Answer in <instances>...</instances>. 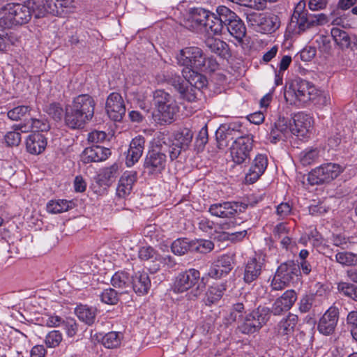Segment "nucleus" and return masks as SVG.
I'll return each mask as SVG.
<instances>
[{"label": "nucleus", "instance_id": "nucleus-1", "mask_svg": "<svg viewBox=\"0 0 357 357\" xmlns=\"http://www.w3.org/2000/svg\"><path fill=\"white\" fill-rule=\"evenodd\" d=\"M167 154L171 160L179 156L177 148L171 149L170 139L163 133L154 139L152 148L149 150L144 161V169L149 176H157L165 169Z\"/></svg>", "mask_w": 357, "mask_h": 357}, {"label": "nucleus", "instance_id": "nucleus-2", "mask_svg": "<svg viewBox=\"0 0 357 357\" xmlns=\"http://www.w3.org/2000/svg\"><path fill=\"white\" fill-rule=\"evenodd\" d=\"M96 102L89 94H80L65 108V123L72 129L82 128L92 119Z\"/></svg>", "mask_w": 357, "mask_h": 357}, {"label": "nucleus", "instance_id": "nucleus-3", "mask_svg": "<svg viewBox=\"0 0 357 357\" xmlns=\"http://www.w3.org/2000/svg\"><path fill=\"white\" fill-rule=\"evenodd\" d=\"M36 0H27L24 3L0 4V24L5 27L28 23L32 15L36 17Z\"/></svg>", "mask_w": 357, "mask_h": 357}, {"label": "nucleus", "instance_id": "nucleus-4", "mask_svg": "<svg viewBox=\"0 0 357 357\" xmlns=\"http://www.w3.org/2000/svg\"><path fill=\"white\" fill-rule=\"evenodd\" d=\"M153 104L157 113L153 114L154 121L161 125L170 124L174 121L178 106L174 97L162 89L153 92Z\"/></svg>", "mask_w": 357, "mask_h": 357}, {"label": "nucleus", "instance_id": "nucleus-5", "mask_svg": "<svg viewBox=\"0 0 357 357\" xmlns=\"http://www.w3.org/2000/svg\"><path fill=\"white\" fill-rule=\"evenodd\" d=\"M318 90L310 82L297 79L294 80L288 89L284 93V96L290 105L298 103L305 104L314 101L318 97Z\"/></svg>", "mask_w": 357, "mask_h": 357}, {"label": "nucleus", "instance_id": "nucleus-6", "mask_svg": "<svg viewBox=\"0 0 357 357\" xmlns=\"http://www.w3.org/2000/svg\"><path fill=\"white\" fill-rule=\"evenodd\" d=\"M343 170L344 167L339 164L328 162L312 169L307 179L311 185H322L336 178Z\"/></svg>", "mask_w": 357, "mask_h": 357}, {"label": "nucleus", "instance_id": "nucleus-7", "mask_svg": "<svg viewBox=\"0 0 357 357\" xmlns=\"http://www.w3.org/2000/svg\"><path fill=\"white\" fill-rule=\"evenodd\" d=\"M343 170L344 167L339 164L328 162L312 169L307 179L311 185H322L336 178Z\"/></svg>", "mask_w": 357, "mask_h": 357}, {"label": "nucleus", "instance_id": "nucleus-8", "mask_svg": "<svg viewBox=\"0 0 357 357\" xmlns=\"http://www.w3.org/2000/svg\"><path fill=\"white\" fill-rule=\"evenodd\" d=\"M208 278H200L199 271L191 268L179 273L175 278L174 287L175 290H202L206 288Z\"/></svg>", "mask_w": 357, "mask_h": 357}, {"label": "nucleus", "instance_id": "nucleus-9", "mask_svg": "<svg viewBox=\"0 0 357 357\" xmlns=\"http://www.w3.org/2000/svg\"><path fill=\"white\" fill-rule=\"evenodd\" d=\"M270 318V310L268 307H259L248 314L238 328L242 333L252 334L258 331Z\"/></svg>", "mask_w": 357, "mask_h": 357}, {"label": "nucleus", "instance_id": "nucleus-10", "mask_svg": "<svg viewBox=\"0 0 357 357\" xmlns=\"http://www.w3.org/2000/svg\"><path fill=\"white\" fill-rule=\"evenodd\" d=\"M250 205V202H223L213 204L208 208L209 213L213 215L221 218H233L236 214L243 213Z\"/></svg>", "mask_w": 357, "mask_h": 357}, {"label": "nucleus", "instance_id": "nucleus-11", "mask_svg": "<svg viewBox=\"0 0 357 357\" xmlns=\"http://www.w3.org/2000/svg\"><path fill=\"white\" fill-rule=\"evenodd\" d=\"M253 142L252 135H245L233 142L230 150L232 160L235 163L240 165L250 160V153L252 149Z\"/></svg>", "mask_w": 357, "mask_h": 357}, {"label": "nucleus", "instance_id": "nucleus-12", "mask_svg": "<svg viewBox=\"0 0 357 357\" xmlns=\"http://www.w3.org/2000/svg\"><path fill=\"white\" fill-rule=\"evenodd\" d=\"M225 17L222 22H225V33L228 32L235 38L239 43L243 41L246 33V27L242 20L231 10L226 7V13L223 14Z\"/></svg>", "mask_w": 357, "mask_h": 357}, {"label": "nucleus", "instance_id": "nucleus-13", "mask_svg": "<svg viewBox=\"0 0 357 357\" xmlns=\"http://www.w3.org/2000/svg\"><path fill=\"white\" fill-rule=\"evenodd\" d=\"M242 125L238 122L222 124L215 132L218 146L220 149L227 147L231 141L237 140L241 135Z\"/></svg>", "mask_w": 357, "mask_h": 357}, {"label": "nucleus", "instance_id": "nucleus-14", "mask_svg": "<svg viewBox=\"0 0 357 357\" xmlns=\"http://www.w3.org/2000/svg\"><path fill=\"white\" fill-rule=\"evenodd\" d=\"M178 61L184 68L200 70L204 66V54L199 47H187L181 50Z\"/></svg>", "mask_w": 357, "mask_h": 357}, {"label": "nucleus", "instance_id": "nucleus-15", "mask_svg": "<svg viewBox=\"0 0 357 357\" xmlns=\"http://www.w3.org/2000/svg\"><path fill=\"white\" fill-rule=\"evenodd\" d=\"M305 3L301 1L296 6L294 13L291 17L290 26H297L298 31V33H301L314 26L313 20H312L311 15H308L305 10Z\"/></svg>", "mask_w": 357, "mask_h": 357}, {"label": "nucleus", "instance_id": "nucleus-16", "mask_svg": "<svg viewBox=\"0 0 357 357\" xmlns=\"http://www.w3.org/2000/svg\"><path fill=\"white\" fill-rule=\"evenodd\" d=\"M105 109L108 116L114 121H121L126 114V105L120 93L113 92L106 100Z\"/></svg>", "mask_w": 357, "mask_h": 357}, {"label": "nucleus", "instance_id": "nucleus-17", "mask_svg": "<svg viewBox=\"0 0 357 357\" xmlns=\"http://www.w3.org/2000/svg\"><path fill=\"white\" fill-rule=\"evenodd\" d=\"M208 17V10L202 8H192L183 18L181 24L192 31H202Z\"/></svg>", "mask_w": 357, "mask_h": 357}, {"label": "nucleus", "instance_id": "nucleus-18", "mask_svg": "<svg viewBox=\"0 0 357 357\" xmlns=\"http://www.w3.org/2000/svg\"><path fill=\"white\" fill-rule=\"evenodd\" d=\"M294 124L291 125V133L301 139L310 137V129L312 127V118L303 112H298L293 117Z\"/></svg>", "mask_w": 357, "mask_h": 357}, {"label": "nucleus", "instance_id": "nucleus-19", "mask_svg": "<svg viewBox=\"0 0 357 357\" xmlns=\"http://www.w3.org/2000/svg\"><path fill=\"white\" fill-rule=\"evenodd\" d=\"M339 309L335 305L330 307L320 318L318 323V331L324 335L334 333L339 320Z\"/></svg>", "mask_w": 357, "mask_h": 357}, {"label": "nucleus", "instance_id": "nucleus-20", "mask_svg": "<svg viewBox=\"0 0 357 357\" xmlns=\"http://www.w3.org/2000/svg\"><path fill=\"white\" fill-rule=\"evenodd\" d=\"M216 13L214 14L208 11V17L206 18L203 30L215 35L225 33V22H222L224 19L222 17H225L223 14L226 13V6H218Z\"/></svg>", "mask_w": 357, "mask_h": 357}, {"label": "nucleus", "instance_id": "nucleus-21", "mask_svg": "<svg viewBox=\"0 0 357 357\" xmlns=\"http://www.w3.org/2000/svg\"><path fill=\"white\" fill-rule=\"evenodd\" d=\"M298 321L297 315L289 313L287 316L282 318L274 327V334L278 337H283L288 340L294 331Z\"/></svg>", "mask_w": 357, "mask_h": 357}, {"label": "nucleus", "instance_id": "nucleus-22", "mask_svg": "<svg viewBox=\"0 0 357 357\" xmlns=\"http://www.w3.org/2000/svg\"><path fill=\"white\" fill-rule=\"evenodd\" d=\"M250 22H255L264 33H272L280 26V20L277 15L253 13L249 17Z\"/></svg>", "mask_w": 357, "mask_h": 357}, {"label": "nucleus", "instance_id": "nucleus-23", "mask_svg": "<svg viewBox=\"0 0 357 357\" xmlns=\"http://www.w3.org/2000/svg\"><path fill=\"white\" fill-rule=\"evenodd\" d=\"M111 155V151L101 146H92L86 148L81 155L84 163L98 162L105 160Z\"/></svg>", "mask_w": 357, "mask_h": 357}, {"label": "nucleus", "instance_id": "nucleus-24", "mask_svg": "<svg viewBox=\"0 0 357 357\" xmlns=\"http://www.w3.org/2000/svg\"><path fill=\"white\" fill-rule=\"evenodd\" d=\"M297 296L295 291H284V294L276 299L272 305L270 313L278 316L284 312L288 311L296 301Z\"/></svg>", "mask_w": 357, "mask_h": 357}, {"label": "nucleus", "instance_id": "nucleus-25", "mask_svg": "<svg viewBox=\"0 0 357 357\" xmlns=\"http://www.w3.org/2000/svg\"><path fill=\"white\" fill-rule=\"evenodd\" d=\"M268 165V159L262 154L257 155L248 172L245 175V181L249 183H254L264 173Z\"/></svg>", "mask_w": 357, "mask_h": 357}, {"label": "nucleus", "instance_id": "nucleus-26", "mask_svg": "<svg viewBox=\"0 0 357 357\" xmlns=\"http://www.w3.org/2000/svg\"><path fill=\"white\" fill-rule=\"evenodd\" d=\"M145 144V139L142 136H137L132 139L130 144L126 156V164L128 167H132L142 157Z\"/></svg>", "mask_w": 357, "mask_h": 357}, {"label": "nucleus", "instance_id": "nucleus-27", "mask_svg": "<svg viewBox=\"0 0 357 357\" xmlns=\"http://www.w3.org/2000/svg\"><path fill=\"white\" fill-rule=\"evenodd\" d=\"M137 180L135 171H126L121 176L116 188V194L119 197H125L130 194L134 183Z\"/></svg>", "mask_w": 357, "mask_h": 357}, {"label": "nucleus", "instance_id": "nucleus-28", "mask_svg": "<svg viewBox=\"0 0 357 357\" xmlns=\"http://www.w3.org/2000/svg\"><path fill=\"white\" fill-rule=\"evenodd\" d=\"M193 138V132L188 128H183L176 132L174 134V143L170 141L171 149L177 148L179 150V155L181 151L187 150Z\"/></svg>", "mask_w": 357, "mask_h": 357}, {"label": "nucleus", "instance_id": "nucleus-29", "mask_svg": "<svg viewBox=\"0 0 357 357\" xmlns=\"http://www.w3.org/2000/svg\"><path fill=\"white\" fill-rule=\"evenodd\" d=\"M205 45L211 52L222 59H227L231 56L229 45L220 39L208 37L205 40Z\"/></svg>", "mask_w": 357, "mask_h": 357}, {"label": "nucleus", "instance_id": "nucleus-30", "mask_svg": "<svg viewBox=\"0 0 357 357\" xmlns=\"http://www.w3.org/2000/svg\"><path fill=\"white\" fill-rule=\"evenodd\" d=\"M199 71V70L190 68H183L182 70V75L187 84L200 91L206 86L207 79Z\"/></svg>", "mask_w": 357, "mask_h": 357}, {"label": "nucleus", "instance_id": "nucleus-31", "mask_svg": "<svg viewBox=\"0 0 357 357\" xmlns=\"http://www.w3.org/2000/svg\"><path fill=\"white\" fill-rule=\"evenodd\" d=\"M46 146V137L39 132L30 135L26 141V150L31 154L38 155L41 153L45 149Z\"/></svg>", "mask_w": 357, "mask_h": 357}, {"label": "nucleus", "instance_id": "nucleus-32", "mask_svg": "<svg viewBox=\"0 0 357 357\" xmlns=\"http://www.w3.org/2000/svg\"><path fill=\"white\" fill-rule=\"evenodd\" d=\"M160 254L153 248L151 246L142 247L138 252V257L141 260L148 261L151 260L153 264L149 268L151 273H156L160 267V264H158V259Z\"/></svg>", "mask_w": 357, "mask_h": 357}, {"label": "nucleus", "instance_id": "nucleus-33", "mask_svg": "<svg viewBox=\"0 0 357 357\" xmlns=\"http://www.w3.org/2000/svg\"><path fill=\"white\" fill-rule=\"evenodd\" d=\"M262 262L260 259L252 258L248 261L244 272V281L250 284L257 280L261 272Z\"/></svg>", "mask_w": 357, "mask_h": 357}, {"label": "nucleus", "instance_id": "nucleus-34", "mask_svg": "<svg viewBox=\"0 0 357 357\" xmlns=\"http://www.w3.org/2000/svg\"><path fill=\"white\" fill-rule=\"evenodd\" d=\"M75 312L79 319L86 324L91 326L94 324L97 313L96 308L80 304L75 307Z\"/></svg>", "mask_w": 357, "mask_h": 357}, {"label": "nucleus", "instance_id": "nucleus-35", "mask_svg": "<svg viewBox=\"0 0 357 357\" xmlns=\"http://www.w3.org/2000/svg\"><path fill=\"white\" fill-rule=\"evenodd\" d=\"M118 172L119 165L116 163L102 169L101 173L98 175V183L99 185L102 187L109 186L117 176Z\"/></svg>", "mask_w": 357, "mask_h": 357}, {"label": "nucleus", "instance_id": "nucleus-36", "mask_svg": "<svg viewBox=\"0 0 357 357\" xmlns=\"http://www.w3.org/2000/svg\"><path fill=\"white\" fill-rule=\"evenodd\" d=\"M45 13H48L54 15L60 14L61 12L58 9L56 0H44L43 6L36 1V17L40 18L43 17Z\"/></svg>", "mask_w": 357, "mask_h": 357}, {"label": "nucleus", "instance_id": "nucleus-37", "mask_svg": "<svg viewBox=\"0 0 357 357\" xmlns=\"http://www.w3.org/2000/svg\"><path fill=\"white\" fill-rule=\"evenodd\" d=\"M335 43L342 50L351 47V39L347 32L339 28H333L331 31Z\"/></svg>", "mask_w": 357, "mask_h": 357}, {"label": "nucleus", "instance_id": "nucleus-38", "mask_svg": "<svg viewBox=\"0 0 357 357\" xmlns=\"http://www.w3.org/2000/svg\"><path fill=\"white\" fill-rule=\"evenodd\" d=\"M192 247V241H188L186 238H178L172 243L171 250L175 255H183L188 252H193Z\"/></svg>", "mask_w": 357, "mask_h": 357}, {"label": "nucleus", "instance_id": "nucleus-39", "mask_svg": "<svg viewBox=\"0 0 357 357\" xmlns=\"http://www.w3.org/2000/svg\"><path fill=\"white\" fill-rule=\"evenodd\" d=\"M319 157V151L315 148L307 149L303 151L300 155V162L303 166L313 164Z\"/></svg>", "mask_w": 357, "mask_h": 357}, {"label": "nucleus", "instance_id": "nucleus-40", "mask_svg": "<svg viewBox=\"0 0 357 357\" xmlns=\"http://www.w3.org/2000/svg\"><path fill=\"white\" fill-rule=\"evenodd\" d=\"M132 284L133 290H149L151 287V280L146 273L136 274Z\"/></svg>", "mask_w": 357, "mask_h": 357}, {"label": "nucleus", "instance_id": "nucleus-41", "mask_svg": "<svg viewBox=\"0 0 357 357\" xmlns=\"http://www.w3.org/2000/svg\"><path fill=\"white\" fill-rule=\"evenodd\" d=\"M71 202L66 199L51 200L47 204V210L51 213H60L68 211L70 206Z\"/></svg>", "mask_w": 357, "mask_h": 357}, {"label": "nucleus", "instance_id": "nucleus-42", "mask_svg": "<svg viewBox=\"0 0 357 357\" xmlns=\"http://www.w3.org/2000/svg\"><path fill=\"white\" fill-rule=\"evenodd\" d=\"M296 269V264L294 261H288L287 262L281 264L278 268L276 274L274 277L273 280L277 281L278 280L287 279L291 273H294V271Z\"/></svg>", "mask_w": 357, "mask_h": 357}, {"label": "nucleus", "instance_id": "nucleus-43", "mask_svg": "<svg viewBox=\"0 0 357 357\" xmlns=\"http://www.w3.org/2000/svg\"><path fill=\"white\" fill-rule=\"evenodd\" d=\"M179 98L188 102H195L200 91L185 83L179 91Z\"/></svg>", "mask_w": 357, "mask_h": 357}, {"label": "nucleus", "instance_id": "nucleus-44", "mask_svg": "<svg viewBox=\"0 0 357 357\" xmlns=\"http://www.w3.org/2000/svg\"><path fill=\"white\" fill-rule=\"evenodd\" d=\"M101 342L108 349L117 347L121 343V334L114 331L109 332L102 337Z\"/></svg>", "mask_w": 357, "mask_h": 357}, {"label": "nucleus", "instance_id": "nucleus-45", "mask_svg": "<svg viewBox=\"0 0 357 357\" xmlns=\"http://www.w3.org/2000/svg\"><path fill=\"white\" fill-rule=\"evenodd\" d=\"M62 340V333L58 330H53L46 335L45 344L48 348H55L59 346Z\"/></svg>", "mask_w": 357, "mask_h": 357}, {"label": "nucleus", "instance_id": "nucleus-46", "mask_svg": "<svg viewBox=\"0 0 357 357\" xmlns=\"http://www.w3.org/2000/svg\"><path fill=\"white\" fill-rule=\"evenodd\" d=\"M111 283L115 288L123 289L129 287L130 280L127 273L123 272H117L112 277Z\"/></svg>", "mask_w": 357, "mask_h": 357}, {"label": "nucleus", "instance_id": "nucleus-47", "mask_svg": "<svg viewBox=\"0 0 357 357\" xmlns=\"http://www.w3.org/2000/svg\"><path fill=\"white\" fill-rule=\"evenodd\" d=\"M31 107L28 105H20L9 110L7 113L8 117L13 121L22 119L26 114H29Z\"/></svg>", "mask_w": 357, "mask_h": 357}, {"label": "nucleus", "instance_id": "nucleus-48", "mask_svg": "<svg viewBox=\"0 0 357 357\" xmlns=\"http://www.w3.org/2000/svg\"><path fill=\"white\" fill-rule=\"evenodd\" d=\"M337 262L345 266L357 265V255L349 252H338L335 255Z\"/></svg>", "mask_w": 357, "mask_h": 357}, {"label": "nucleus", "instance_id": "nucleus-49", "mask_svg": "<svg viewBox=\"0 0 357 357\" xmlns=\"http://www.w3.org/2000/svg\"><path fill=\"white\" fill-rule=\"evenodd\" d=\"M208 135L207 125L205 124L199 130L195 142V149L197 151L204 150L206 144L208 143Z\"/></svg>", "mask_w": 357, "mask_h": 357}, {"label": "nucleus", "instance_id": "nucleus-50", "mask_svg": "<svg viewBox=\"0 0 357 357\" xmlns=\"http://www.w3.org/2000/svg\"><path fill=\"white\" fill-rule=\"evenodd\" d=\"M192 251L200 253H207L214 248L213 243L208 240H200L196 242L192 241Z\"/></svg>", "mask_w": 357, "mask_h": 357}, {"label": "nucleus", "instance_id": "nucleus-51", "mask_svg": "<svg viewBox=\"0 0 357 357\" xmlns=\"http://www.w3.org/2000/svg\"><path fill=\"white\" fill-rule=\"evenodd\" d=\"M224 268H221L220 264H215L212 266L208 271V276L212 278H220L222 275L227 274L231 269V264L228 263L227 266H222Z\"/></svg>", "mask_w": 357, "mask_h": 357}, {"label": "nucleus", "instance_id": "nucleus-52", "mask_svg": "<svg viewBox=\"0 0 357 357\" xmlns=\"http://www.w3.org/2000/svg\"><path fill=\"white\" fill-rule=\"evenodd\" d=\"M31 121L32 128L36 132H47L50 129V125L48 121L44 117L40 119L31 117Z\"/></svg>", "mask_w": 357, "mask_h": 357}, {"label": "nucleus", "instance_id": "nucleus-53", "mask_svg": "<svg viewBox=\"0 0 357 357\" xmlns=\"http://www.w3.org/2000/svg\"><path fill=\"white\" fill-rule=\"evenodd\" d=\"M45 112L56 121L61 120L63 114V109L58 102L50 103L47 106Z\"/></svg>", "mask_w": 357, "mask_h": 357}, {"label": "nucleus", "instance_id": "nucleus-54", "mask_svg": "<svg viewBox=\"0 0 357 357\" xmlns=\"http://www.w3.org/2000/svg\"><path fill=\"white\" fill-rule=\"evenodd\" d=\"M165 79L177 92L182 89V87L186 83L181 77L176 74H168L166 75Z\"/></svg>", "mask_w": 357, "mask_h": 357}, {"label": "nucleus", "instance_id": "nucleus-55", "mask_svg": "<svg viewBox=\"0 0 357 357\" xmlns=\"http://www.w3.org/2000/svg\"><path fill=\"white\" fill-rule=\"evenodd\" d=\"M4 139L8 146H17L21 142V134L13 130L5 135Z\"/></svg>", "mask_w": 357, "mask_h": 357}, {"label": "nucleus", "instance_id": "nucleus-56", "mask_svg": "<svg viewBox=\"0 0 357 357\" xmlns=\"http://www.w3.org/2000/svg\"><path fill=\"white\" fill-rule=\"evenodd\" d=\"M62 326L66 330L68 337H73L76 335L78 330V325L74 319L66 318L64 319Z\"/></svg>", "mask_w": 357, "mask_h": 357}, {"label": "nucleus", "instance_id": "nucleus-57", "mask_svg": "<svg viewBox=\"0 0 357 357\" xmlns=\"http://www.w3.org/2000/svg\"><path fill=\"white\" fill-rule=\"evenodd\" d=\"M100 297L102 302L108 305H115L119 301L117 291H102Z\"/></svg>", "mask_w": 357, "mask_h": 357}, {"label": "nucleus", "instance_id": "nucleus-58", "mask_svg": "<svg viewBox=\"0 0 357 357\" xmlns=\"http://www.w3.org/2000/svg\"><path fill=\"white\" fill-rule=\"evenodd\" d=\"M204 66L199 70L201 72H214L219 66L216 59L213 57L206 58L204 56Z\"/></svg>", "mask_w": 357, "mask_h": 357}, {"label": "nucleus", "instance_id": "nucleus-59", "mask_svg": "<svg viewBox=\"0 0 357 357\" xmlns=\"http://www.w3.org/2000/svg\"><path fill=\"white\" fill-rule=\"evenodd\" d=\"M314 297V294H308L301 300L299 309L302 312H307L312 308Z\"/></svg>", "mask_w": 357, "mask_h": 357}, {"label": "nucleus", "instance_id": "nucleus-60", "mask_svg": "<svg viewBox=\"0 0 357 357\" xmlns=\"http://www.w3.org/2000/svg\"><path fill=\"white\" fill-rule=\"evenodd\" d=\"M222 291H206L203 299L206 305L216 303L222 296Z\"/></svg>", "mask_w": 357, "mask_h": 357}, {"label": "nucleus", "instance_id": "nucleus-61", "mask_svg": "<svg viewBox=\"0 0 357 357\" xmlns=\"http://www.w3.org/2000/svg\"><path fill=\"white\" fill-rule=\"evenodd\" d=\"M157 261L159 262L158 264H162L163 266L167 268L174 270L176 269V266L178 265L175 259L170 255L162 256L160 255Z\"/></svg>", "mask_w": 357, "mask_h": 357}, {"label": "nucleus", "instance_id": "nucleus-62", "mask_svg": "<svg viewBox=\"0 0 357 357\" xmlns=\"http://www.w3.org/2000/svg\"><path fill=\"white\" fill-rule=\"evenodd\" d=\"M291 124L289 123V120L284 117H280L278 120L274 123V128L279 130V132L285 134Z\"/></svg>", "mask_w": 357, "mask_h": 357}, {"label": "nucleus", "instance_id": "nucleus-63", "mask_svg": "<svg viewBox=\"0 0 357 357\" xmlns=\"http://www.w3.org/2000/svg\"><path fill=\"white\" fill-rule=\"evenodd\" d=\"M107 137V135L103 131H93L88 135V140L91 143H99L103 142Z\"/></svg>", "mask_w": 357, "mask_h": 357}, {"label": "nucleus", "instance_id": "nucleus-64", "mask_svg": "<svg viewBox=\"0 0 357 357\" xmlns=\"http://www.w3.org/2000/svg\"><path fill=\"white\" fill-rule=\"evenodd\" d=\"M332 241L334 245L340 247L342 249L348 248V240L347 238L341 234H335L332 236Z\"/></svg>", "mask_w": 357, "mask_h": 357}]
</instances>
